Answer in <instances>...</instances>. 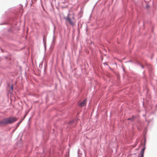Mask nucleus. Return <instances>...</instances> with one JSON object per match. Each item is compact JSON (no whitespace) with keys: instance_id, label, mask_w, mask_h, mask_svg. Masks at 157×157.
<instances>
[{"instance_id":"nucleus-1","label":"nucleus","mask_w":157,"mask_h":157,"mask_svg":"<svg viewBox=\"0 0 157 157\" xmlns=\"http://www.w3.org/2000/svg\"><path fill=\"white\" fill-rule=\"evenodd\" d=\"M17 120V118L15 117H9L4 118L0 121V126H3L8 124L13 123Z\"/></svg>"},{"instance_id":"nucleus-2","label":"nucleus","mask_w":157,"mask_h":157,"mask_svg":"<svg viewBox=\"0 0 157 157\" xmlns=\"http://www.w3.org/2000/svg\"><path fill=\"white\" fill-rule=\"evenodd\" d=\"M66 20L72 26L74 25L75 24L76 20L74 15L72 16L71 17L68 15L66 18Z\"/></svg>"},{"instance_id":"nucleus-3","label":"nucleus","mask_w":157,"mask_h":157,"mask_svg":"<svg viewBox=\"0 0 157 157\" xmlns=\"http://www.w3.org/2000/svg\"><path fill=\"white\" fill-rule=\"evenodd\" d=\"M86 99H85L83 100L79 101L78 103V105L81 107L84 106L86 105Z\"/></svg>"},{"instance_id":"nucleus-4","label":"nucleus","mask_w":157,"mask_h":157,"mask_svg":"<svg viewBox=\"0 0 157 157\" xmlns=\"http://www.w3.org/2000/svg\"><path fill=\"white\" fill-rule=\"evenodd\" d=\"M145 149V147H144L141 150L140 153L141 155V157H144V150Z\"/></svg>"},{"instance_id":"nucleus-5","label":"nucleus","mask_w":157,"mask_h":157,"mask_svg":"<svg viewBox=\"0 0 157 157\" xmlns=\"http://www.w3.org/2000/svg\"><path fill=\"white\" fill-rule=\"evenodd\" d=\"M22 120H21V121H20L19 123H18V125H19L20 124V123L21 122Z\"/></svg>"},{"instance_id":"nucleus-6","label":"nucleus","mask_w":157,"mask_h":157,"mask_svg":"<svg viewBox=\"0 0 157 157\" xmlns=\"http://www.w3.org/2000/svg\"><path fill=\"white\" fill-rule=\"evenodd\" d=\"M11 89L12 90H13V86L12 85L11 86Z\"/></svg>"},{"instance_id":"nucleus-7","label":"nucleus","mask_w":157,"mask_h":157,"mask_svg":"<svg viewBox=\"0 0 157 157\" xmlns=\"http://www.w3.org/2000/svg\"><path fill=\"white\" fill-rule=\"evenodd\" d=\"M132 119L131 118H129L128 119V120H132Z\"/></svg>"}]
</instances>
